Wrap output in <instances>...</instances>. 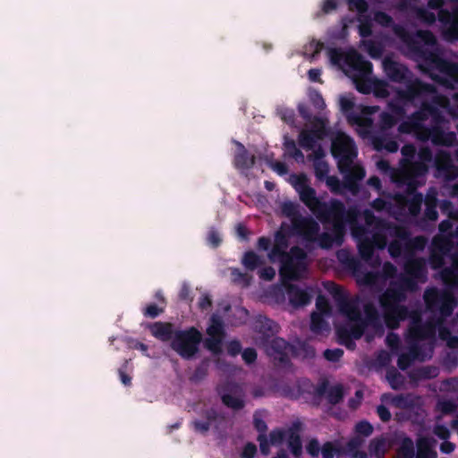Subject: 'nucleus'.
Here are the masks:
<instances>
[{"mask_svg":"<svg viewBox=\"0 0 458 458\" xmlns=\"http://www.w3.org/2000/svg\"><path fill=\"white\" fill-rule=\"evenodd\" d=\"M434 439L429 437H420L417 439V455H434L437 453L432 449Z\"/></svg>","mask_w":458,"mask_h":458,"instance_id":"40","label":"nucleus"},{"mask_svg":"<svg viewBox=\"0 0 458 458\" xmlns=\"http://www.w3.org/2000/svg\"><path fill=\"white\" fill-rule=\"evenodd\" d=\"M399 458H414V443L410 437L404 436L397 450Z\"/></svg>","mask_w":458,"mask_h":458,"instance_id":"42","label":"nucleus"},{"mask_svg":"<svg viewBox=\"0 0 458 458\" xmlns=\"http://www.w3.org/2000/svg\"><path fill=\"white\" fill-rule=\"evenodd\" d=\"M353 324L349 328L339 327L337 329V335L339 339H360L364 335L367 325L361 320H352Z\"/></svg>","mask_w":458,"mask_h":458,"instance_id":"23","label":"nucleus"},{"mask_svg":"<svg viewBox=\"0 0 458 458\" xmlns=\"http://www.w3.org/2000/svg\"><path fill=\"white\" fill-rule=\"evenodd\" d=\"M327 400L331 405L340 403L344 397V389L342 384H336L329 387L327 394Z\"/></svg>","mask_w":458,"mask_h":458,"instance_id":"44","label":"nucleus"},{"mask_svg":"<svg viewBox=\"0 0 458 458\" xmlns=\"http://www.w3.org/2000/svg\"><path fill=\"white\" fill-rule=\"evenodd\" d=\"M221 401L226 407L233 411H240L245 406V402L242 397L231 394H221Z\"/></svg>","mask_w":458,"mask_h":458,"instance_id":"46","label":"nucleus"},{"mask_svg":"<svg viewBox=\"0 0 458 458\" xmlns=\"http://www.w3.org/2000/svg\"><path fill=\"white\" fill-rule=\"evenodd\" d=\"M383 69L391 81L405 85V89L396 92L398 98L405 104L411 103L413 106H417L416 99L436 93V87L433 84L424 82L419 78L412 79L413 74L406 65L389 57L384 59Z\"/></svg>","mask_w":458,"mask_h":458,"instance_id":"1","label":"nucleus"},{"mask_svg":"<svg viewBox=\"0 0 458 458\" xmlns=\"http://www.w3.org/2000/svg\"><path fill=\"white\" fill-rule=\"evenodd\" d=\"M381 224L388 235L394 238L388 244V252L392 258H399L402 254L413 257L415 251L422 250L426 247L427 238L422 235L411 237L407 227L388 221H381Z\"/></svg>","mask_w":458,"mask_h":458,"instance_id":"2","label":"nucleus"},{"mask_svg":"<svg viewBox=\"0 0 458 458\" xmlns=\"http://www.w3.org/2000/svg\"><path fill=\"white\" fill-rule=\"evenodd\" d=\"M293 352L301 360H312L316 356L315 348L306 342L300 343L298 347H296Z\"/></svg>","mask_w":458,"mask_h":458,"instance_id":"45","label":"nucleus"},{"mask_svg":"<svg viewBox=\"0 0 458 458\" xmlns=\"http://www.w3.org/2000/svg\"><path fill=\"white\" fill-rule=\"evenodd\" d=\"M302 428L301 421H293L287 428V444L293 456L299 458L302 454V445L300 432Z\"/></svg>","mask_w":458,"mask_h":458,"instance_id":"16","label":"nucleus"},{"mask_svg":"<svg viewBox=\"0 0 458 458\" xmlns=\"http://www.w3.org/2000/svg\"><path fill=\"white\" fill-rule=\"evenodd\" d=\"M285 288L289 302L294 308L303 307L310 302L311 296L306 291L290 282L282 283Z\"/></svg>","mask_w":458,"mask_h":458,"instance_id":"14","label":"nucleus"},{"mask_svg":"<svg viewBox=\"0 0 458 458\" xmlns=\"http://www.w3.org/2000/svg\"><path fill=\"white\" fill-rule=\"evenodd\" d=\"M315 242H317L321 249L327 250L333 246L334 237L327 232L322 233H318Z\"/></svg>","mask_w":458,"mask_h":458,"instance_id":"63","label":"nucleus"},{"mask_svg":"<svg viewBox=\"0 0 458 458\" xmlns=\"http://www.w3.org/2000/svg\"><path fill=\"white\" fill-rule=\"evenodd\" d=\"M149 330L153 336L163 342L172 340L175 332L172 323L161 321L151 324Z\"/></svg>","mask_w":458,"mask_h":458,"instance_id":"24","label":"nucleus"},{"mask_svg":"<svg viewBox=\"0 0 458 458\" xmlns=\"http://www.w3.org/2000/svg\"><path fill=\"white\" fill-rule=\"evenodd\" d=\"M290 182L298 192L301 201L308 208L318 197L316 190L309 185V179L305 174H293Z\"/></svg>","mask_w":458,"mask_h":458,"instance_id":"13","label":"nucleus"},{"mask_svg":"<svg viewBox=\"0 0 458 458\" xmlns=\"http://www.w3.org/2000/svg\"><path fill=\"white\" fill-rule=\"evenodd\" d=\"M206 420H194L192 421L193 429L200 434H207L210 427L217 420H223L225 418L215 409H208L205 411Z\"/></svg>","mask_w":458,"mask_h":458,"instance_id":"22","label":"nucleus"},{"mask_svg":"<svg viewBox=\"0 0 458 458\" xmlns=\"http://www.w3.org/2000/svg\"><path fill=\"white\" fill-rule=\"evenodd\" d=\"M327 290L331 293L337 305L348 298L344 290L335 283H329V287H327Z\"/></svg>","mask_w":458,"mask_h":458,"instance_id":"58","label":"nucleus"},{"mask_svg":"<svg viewBox=\"0 0 458 458\" xmlns=\"http://www.w3.org/2000/svg\"><path fill=\"white\" fill-rule=\"evenodd\" d=\"M253 426L259 434H266L267 426L263 419V411H256L253 414Z\"/></svg>","mask_w":458,"mask_h":458,"instance_id":"61","label":"nucleus"},{"mask_svg":"<svg viewBox=\"0 0 458 458\" xmlns=\"http://www.w3.org/2000/svg\"><path fill=\"white\" fill-rule=\"evenodd\" d=\"M317 138L315 131L303 130L299 134L298 142L301 148L310 150L315 148Z\"/></svg>","mask_w":458,"mask_h":458,"instance_id":"41","label":"nucleus"},{"mask_svg":"<svg viewBox=\"0 0 458 458\" xmlns=\"http://www.w3.org/2000/svg\"><path fill=\"white\" fill-rule=\"evenodd\" d=\"M374 250L375 247L369 241V237H364L359 241L358 251L361 259H363L365 262H369L372 260Z\"/></svg>","mask_w":458,"mask_h":458,"instance_id":"39","label":"nucleus"},{"mask_svg":"<svg viewBox=\"0 0 458 458\" xmlns=\"http://www.w3.org/2000/svg\"><path fill=\"white\" fill-rule=\"evenodd\" d=\"M419 98L418 100H421L420 104V107L418 110L414 111L408 118L412 122V123L416 126V129L420 128L424 125V122L428 120V113L425 110L426 106H428V100Z\"/></svg>","mask_w":458,"mask_h":458,"instance_id":"36","label":"nucleus"},{"mask_svg":"<svg viewBox=\"0 0 458 458\" xmlns=\"http://www.w3.org/2000/svg\"><path fill=\"white\" fill-rule=\"evenodd\" d=\"M280 262L279 276L281 283L297 281L303 277L308 270L307 253L299 246H293L290 250L278 258Z\"/></svg>","mask_w":458,"mask_h":458,"instance_id":"4","label":"nucleus"},{"mask_svg":"<svg viewBox=\"0 0 458 458\" xmlns=\"http://www.w3.org/2000/svg\"><path fill=\"white\" fill-rule=\"evenodd\" d=\"M406 294L402 293L396 286L390 283L389 287L379 296V304L384 310L404 301Z\"/></svg>","mask_w":458,"mask_h":458,"instance_id":"18","label":"nucleus"},{"mask_svg":"<svg viewBox=\"0 0 458 458\" xmlns=\"http://www.w3.org/2000/svg\"><path fill=\"white\" fill-rule=\"evenodd\" d=\"M237 146L238 150L233 159L235 167L242 170L251 168L255 164V157L250 155L242 143L238 142Z\"/></svg>","mask_w":458,"mask_h":458,"instance_id":"25","label":"nucleus"},{"mask_svg":"<svg viewBox=\"0 0 458 458\" xmlns=\"http://www.w3.org/2000/svg\"><path fill=\"white\" fill-rule=\"evenodd\" d=\"M278 325L266 316H259L255 320V330L267 336L277 332Z\"/></svg>","mask_w":458,"mask_h":458,"instance_id":"32","label":"nucleus"},{"mask_svg":"<svg viewBox=\"0 0 458 458\" xmlns=\"http://www.w3.org/2000/svg\"><path fill=\"white\" fill-rule=\"evenodd\" d=\"M428 171V165L419 160H412L408 164H403V173L411 178L425 175Z\"/></svg>","mask_w":458,"mask_h":458,"instance_id":"31","label":"nucleus"},{"mask_svg":"<svg viewBox=\"0 0 458 458\" xmlns=\"http://www.w3.org/2000/svg\"><path fill=\"white\" fill-rule=\"evenodd\" d=\"M408 105L413 106L411 103L405 104L403 100H401L397 97V101H392L388 104V108L390 109L392 114H394L396 118L401 119L406 115L405 106Z\"/></svg>","mask_w":458,"mask_h":458,"instance_id":"53","label":"nucleus"},{"mask_svg":"<svg viewBox=\"0 0 458 458\" xmlns=\"http://www.w3.org/2000/svg\"><path fill=\"white\" fill-rule=\"evenodd\" d=\"M323 156L324 153L321 148H318L317 150L314 151L313 155L310 156V158L313 157L314 159V173L315 176L319 181H324L327 178V174L329 172L327 163L321 160Z\"/></svg>","mask_w":458,"mask_h":458,"instance_id":"28","label":"nucleus"},{"mask_svg":"<svg viewBox=\"0 0 458 458\" xmlns=\"http://www.w3.org/2000/svg\"><path fill=\"white\" fill-rule=\"evenodd\" d=\"M384 311V321L389 329H396L399 327L400 322L409 318L413 319L418 313L414 310H410L406 306L395 304Z\"/></svg>","mask_w":458,"mask_h":458,"instance_id":"12","label":"nucleus"},{"mask_svg":"<svg viewBox=\"0 0 458 458\" xmlns=\"http://www.w3.org/2000/svg\"><path fill=\"white\" fill-rule=\"evenodd\" d=\"M398 118L388 112H382L379 114L378 127L381 131H388L395 126L398 123Z\"/></svg>","mask_w":458,"mask_h":458,"instance_id":"51","label":"nucleus"},{"mask_svg":"<svg viewBox=\"0 0 458 458\" xmlns=\"http://www.w3.org/2000/svg\"><path fill=\"white\" fill-rule=\"evenodd\" d=\"M294 233L301 236L307 242H315L320 232L318 223L311 216H299L293 221Z\"/></svg>","mask_w":458,"mask_h":458,"instance_id":"10","label":"nucleus"},{"mask_svg":"<svg viewBox=\"0 0 458 458\" xmlns=\"http://www.w3.org/2000/svg\"><path fill=\"white\" fill-rule=\"evenodd\" d=\"M328 329V324L323 318V315L313 312L310 316V330L315 334H320Z\"/></svg>","mask_w":458,"mask_h":458,"instance_id":"47","label":"nucleus"},{"mask_svg":"<svg viewBox=\"0 0 458 458\" xmlns=\"http://www.w3.org/2000/svg\"><path fill=\"white\" fill-rule=\"evenodd\" d=\"M289 247L288 236L281 229L275 233L274 245L268 252V259L272 262H276L278 258L287 253Z\"/></svg>","mask_w":458,"mask_h":458,"instance_id":"19","label":"nucleus"},{"mask_svg":"<svg viewBox=\"0 0 458 458\" xmlns=\"http://www.w3.org/2000/svg\"><path fill=\"white\" fill-rule=\"evenodd\" d=\"M331 153L337 159L339 171L346 169L357 156L354 140L344 132H338L332 140Z\"/></svg>","mask_w":458,"mask_h":458,"instance_id":"8","label":"nucleus"},{"mask_svg":"<svg viewBox=\"0 0 458 458\" xmlns=\"http://www.w3.org/2000/svg\"><path fill=\"white\" fill-rule=\"evenodd\" d=\"M415 14L419 21L427 25L434 24L437 20L435 13L424 7H415Z\"/></svg>","mask_w":458,"mask_h":458,"instance_id":"54","label":"nucleus"},{"mask_svg":"<svg viewBox=\"0 0 458 458\" xmlns=\"http://www.w3.org/2000/svg\"><path fill=\"white\" fill-rule=\"evenodd\" d=\"M423 299L427 310L434 315L438 314L442 319L450 317L457 305L455 296L447 289L428 288Z\"/></svg>","mask_w":458,"mask_h":458,"instance_id":"5","label":"nucleus"},{"mask_svg":"<svg viewBox=\"0 0 458 458\" xmlns=\"http://www.w3.org/2000/svg\"><path fill=\"white\" fill-rule=\"evenodd\" d=\"M281 210L284 216L291 218L292 223L296 217L301 216L299 212V205L292 201L284 202Z\"/></svg>","mask_w":458,"mask_h":458,"instance_id":"55","label":"nucleus"},{"mask_svg":"<svg viewBox=\"0 0 458 458\" xmlns=\"http://www.w3.org/2000/svg\"><path fill=\"white\" fill-rule=\"evenodd\" d=\"M369 451L376 458H384L386 454V441L383 437L374 438L370 441Z\"/></svg>","mask_w":458,"mask_h":458,"instance_id":"49","label":"nucleus"},{"mask_svg":"<svg viewBox=\"0 0 458 458\" xmlns=\"http://www.w3.org/2000/svg\"><path fill=\"white\" fill-rule=\"evenodd\" d=\"M432 144L435 146L453 147L457 143L454 131H445L442 126H431Z\"/></svg>","mask_w":458,"mask_h":458,"instance_id":"21","label":"nucleus"},{"mask_svg":"<svg viewBox=\"0 0 458 458\" xmlns=\"http://www.w3.org/2000/svg\"><path fill=\"white\" fill-rule=\"evenodd\" d=\"M386 379L394 390L400 389L404 384V378L395 369L387 370Z\"/></svg>","mask_w":458,"mask_h":458,"instance_id":"52","label":"nucleus"},{"mask_svg":"<svg viewBox=\"0 0 458 458\" xmlns=\"http://www.w3.org/2000/svg\"><path fill=\"white\" fill-rule=\"evenodd\" d=\"M438 375V369L433 366H425L418 369L414 372V377L417 379H431Z\"/></svg>","mask_w":458,"mask_h":458,"instance_id":"57","label":"nucleus"},{"mask_svg":"<svg viewBox=\"0 0 458 458\" xmlns=\"http://www.w3.org/2000/svg\"><path fill=\"white\" fill-rule=\"evenodd\" d=\"M202 340L201 333L194 327L177 330L171 342V348L182 359H192L199 350Z\"/></svg>","mask_w":458,"mask_h":458,"instance_id":"7","label":"nucleus"},{"mask_svg":"<svg viewBox=\"0 0 458 458\" xmlns=\"http://www.w3.org/2000/svg\"><path fill=\"white\" fill-rule=\"evenodd\" d=\"M344 174L342 186L344 190L350 191L352 195H357L360 191V182L366 175L364 167L359 165H352L350 164L346 169L340 171Z\"/></svg>","mask_w":458,"mask_h":458,"instance_id":"11","label":"nucleus"},{"mask_svg":"<svg viewBox=\"0 0 458 458\" xmlns=\"http://www.w3.org/2000/svg\"><path fill=\"white\" fill-rule=\"evenodd\" d=\"M432 248L445 256H449L454 248V243L450 237H436L432 241Z\"/></svg>","mask_w":458,"mask_h":458,"instance_id":"38","label":"nucleus"},{"mask_svg":"<svg viewBox=\"0 0 458 458\" xmlns=\"http://www.w3.org/2000/svg\"><path fill=\"white\" fill-rule=\"evenodd\" d=\"M358 26L359 34L361 38H369L372 35V21L369 16H360Z\"/></svg>","mask_w":458,"mask_h":458,"instance_id":"56","label":"nucleus"},{"mask_svg":"<svg viewBox=\"0 0 458 458\" xmlns=\"http://www.w3.org/2000/svg\"><path fill=\"white\" fill-rule=\"evenodd\" d=\"M369 241L375 249L384 250L386 246L388 247L386 236L380 232L374 233L372 236L369 237Z\"/></svg>","mask_w":458,"mask_h":458,"instance_id":"64","label":"nucleus"},{"mask_svg":"<svg viewBox=\"0 0 458 458\" xmlns=\"http://www.w3.org/2000/svg\"><path fill=\"white\" fill-rule=\"evenodd\" d=\"M436 322L428 320L422 322L420 315L413 317L409 326V337L413 343H417L422 340H434L436 337Z\"/></svg>","mask_w":458,"mask_h":458,"instance_id":"9","label":"nucleus"},{"mask_svg":"<svg viewBox=\"0 0 458 458\" xmlns=\"http://www.w3.org/2000/svg\"><path fill=\"white\" fill-rule=\"evenodd\" d=\"M424 360L425 356L422 352V347L417 343L411 344L409 352L401 353L397 359V366L400 369H407L411 363L416 360Z\"/></svg>","mask_w":458,"mask_h":458,"instance_id":"17","label":"nucleus"},{"mask_svg":"<svg viewBox=\"0 0 458 458\" xmlns=\"http://www.w3.org/2000/svg\"><path fill=\"white\" fill-rule=\"evenodd\" d=\"M347 63L354 71L364 75L370 74L372 72V64L357 52H354L348 56Z\"/></svg>","mask_w":458,"mask_h":458,"instance_id":"26","label":"nucleus"},{"mask_svg":"<svg viewBox=\"0 0 458 458\" xmlns=\"http://www.w3.org/2000/svg\"><path fill=\"white\" fill-rule=\"evenodd\" d=\"M393 284L396 286L402 293L406 294L407 291H411L416 286L415 280L410 276H400L397 280L392 281Z\"/></svg>","mask_w":458,"mask_h":458,"instance_id":"50","label":"nucleus"},{"mask_svg":"<svg viewBox=\"0 0 458 458\" xmlns=\"http://www.w3.org/2000/svg\"><path fill=\"white\" fill-rule=\"evenodd\" d=\"M284 147L287 152L297 161H303V153L296 147L293 140H288L284 142Z\"/></svg>","mask_w":458,"mask_h":458,"instance_id":"62","label":"nucleus"},{"mask_svg":"<svg viewBox=\"0 0 458 458\" xmlns=\"http://www.w3.org/2000/svg\"><path fill=\"white\" fill-rule=\"evenodd\" d=\"M308 208L321 224L332 225V232L335 237H343L348 221V213L341 200L331 199L327 202L317 198Z\"/></svg>","mask_w":458,"mask_h":458,"instance_id":"3","label":"nucleus"},{"mask_svg":"<svg viewBox=\"0 0 458 458\" xmlns=\"http://www.w3.org/2000/svg\"><path fill=\"white\" fill-rule=\"evenodd\" d=\"M365 318L360 315V319L368 327L370 326L375 329H382V323L379 313L372 302H368L363 307Z\"/></svg>","mask_w":458,"mask_h":458,"instance_id":"27","label":"nucleus"},{"mask_svg":"<svg viewBox=\"0 0 458 458\" xmlns=\"http://www.w3.org/2000/svg\"><path fill=\"white\" fill-rule=\"evenodd\" d=\"M340 313L346 316L349 320L360 319V310L356 301L348 298L337 305Z\"/></svg>","mask_w":458,"mask_h":458,"instance_id":"34","label":"nucleus"},{"mask_svg":"<svg viewBox=\"0 0 458 458\" xmlns=\"http://www.w3.org/2000/svg\"><path fill=\"white\" fill-rule=\"evenodd\" d=\"M407 258L403 267L405 273L413 279L426 278L427 268L425 260L421 258Z\"/></svg>","mask_w":458,"mask_h":458,"instance_id":"20","label":"nucleus"},{"mask_svg":"<svg viewBox=\"0 0 458 458\" xmlns=\"http://www.w3.org/2000/svg\"><path fill=\"white\" fill-rule=\"evenodd\" d=\"M439 100V96H434L432 100L428 101V106L425 108L428 113V118L431 117V126H441L442 123H445V118L437 106Z\"/></svg>","mask_w":458,"mask_h":458,"instance_id":"29","label":"nucleus"},{"mask_svg":"<svg viewBox=\"0 0 458 458\" xmlns=\"http://www.w3.org/2000/svg\"><path fill=\"white\" fill-rule=\"evenodd\" d=\"M433 71H437L453 81H458V64L446 60L442 56L438 60Z\"/></svg>","mask_w":458,"mask_h":458,"instance_id":"30","label":"nucleus"},{"mask_svg":"<svg viewBox=\"0 0 458 458\" xmlns=\"http://www.w3.org/2000/svg\"><path fill=\"white\" fill-rule=\"evenodd\" d=\"M242 263L249 271H254L265 264V260L253 250H248L243 254Z\"/></svg>","mask_w":458,"mask_h":458,"instance_id":"37","label":"nucleus"},{"mask_svg":"<svg viewBox=\"0 0 458 458\" xmlns=\"http://www.w3.org/2000/svg\"><path fill=\"white\" fill-rule=\"evenodd\" d=\"M337 259L347 270L353 274H357L361 269L360 261L344 250H341L337 252Z\"/></svg>","mask_w":458,"mask_h":458,"instance_id":"33","label":"nucleus"},{"mask_svg":"<svg viewBox=\"0 0 458 458\" xmlns=\"http://www.w3.org/2000/svg\"><path fill=\"white\" fill-rule=\"evenodd\" d=\"M391 398V403L399 409H411L414 406V400L411 394H396L392 395L391 394H384L381 396V401H386Z\"/></svg>","mask_w":458,"mask_h":458,"instance_id":"35","label":"nucleus"},{"mask_svg":"<svg viewBox=\"0 0 458 458\" xmlns=\"http://www.w3.org/2000/svg\"><path fill=\"white\" fill-rule=\"evenodd\" d=\"M207 334L208 335V336L224 339V337H225L224 324L219 318H216L215 316H213L211 318V324L207 328Z\"/></svg>","mask_w":458,"mask_h":458,"instance_id":"48","label":"nucleus"},{"mask_svg":"<svg viewBox=\"0 0 458 458\" xmlns=\"http://www.w3.org/2000/svg\"><path fill=\"white\" fill-rule=\"evenodd\" d=\"M451 162L450 154L445 150H440L437 153L435 157V165L437 169H445L446 168Z\"/></svg>","mask_w":458,"mask_h":458,"instance_id":"60","label":"nucleus"},{"mask_svg":"<svg viewBox=\"0 0 458 458\" xmlns=\"http://www.w3.org/2000/svg\"><path fill=\"white\" fill-rule=\"evenodd\" d=\"M290 344L284 339L276 337L272 339L268 347V354L277 360L279 363L286 365L290 362L288 357V350Z\"/></svg>","mask_w":458,"mask_h":458,"instance_id":"15","label":"nucleus"},{"mask_svg":"<svg viewBox=\"0 0 458 458\" xmlns=\"http://www.w3.org/2000/svg\"><path fill=\"white\" fill-rule=\"evenodd\" d=\"M394 32L396 36L407 43L410 50L420 62V67L427 72H431L437 65L441 55L435 50L429 49L421 41L409 34L404 27L394 25Z\"/></svg>","mask_w":458,"mask_h":458,"instance_id":"6","label":"nucleus"},{"mask_svg":"<svg viewBox=\"0 0 458 458\" xmlns=\"http://www.w3.org/2000/svg\"><path fill=\"white\" fill-rule=\"evenodd\" d=\"M422 203L423 195L419 192L413 194L410 199L405 200L406 208L411 216H417L420 215Z\"/></svg>","mask_w":458,"mask_h":458,"instance_id":"43","label":"nucleus"},{"mask_svg":"<svg viewBox=\"0 0 458 458\" xmlns=\"http://www.w3.org/2000/svg\"><path fill=\"white\" fill-rule=\"evenodd\" d=\"M457 404L452 400L438 401L437 409L441 411L443 415L454 414L457 411Z\"/></svg>","mask_w":458,"mask_h":458,"instance_id":"59","label":"nucleus"}]
</instances>
